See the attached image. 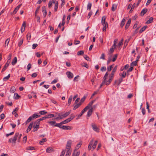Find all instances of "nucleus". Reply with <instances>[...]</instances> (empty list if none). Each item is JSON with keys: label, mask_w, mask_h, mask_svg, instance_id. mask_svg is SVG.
I'll list each match as a JSON object with an SVG mask.
<instances>
[{"label": "nucleus", "mask_w": 156, "mask_h": 156, "mask_svg": "<svg viewBox=\"0 0 156 156\" xmlns=\"http://www.w3.org/2000/svg\"><path fill=\"white\" fill-rule=\"evenodd\" d=\"M80 154V152H76L75 151L73 154L72 156H79Z\"/></svg>", "instance_id": "obj_33"}, {"label": "nucleus", "mask_w": 156, "mask_h": 156, "mask_svg": "<svg viewBox=\"0 0 156 156\" xmlns=\"http://www.w3.org/2000/svg\"><path fill=\"white\" fill-rule=\"evenodd\" d=\"M91 126L94 130L98 132H99V129L96 126L95 124L92 123L91 124Z\"/></svg>", "instance_id": "obj_5"}, {"label": "nucleus", "mask_w": 156, "mask_h": 156, "mask_svg": "<svg viewBox=\"0 0 156 156\" xmlns=\"http://www.w3.org/2000/svg\"><path fill=\"white\" fill-rule=\"evenodd\" d=\"M5 117V115L3 113L2 114L0 115V120H2V119L4 118Z\"/></svg>", "instance_id": "obj_63"}, {"label": "nucleus", "mask_w": 156, "mask_h": 156, "mask_svg": "<svg viewBox=\"0 0 156 156\" xmlns=\"http://www.w3.org/2000/svg\"><path fill=\"white\" fill-rule=\"evenodd\" d=\"M33 124H34V123H33V122H31L30 124L27 129V130L26 131L27 133H28L29 131H30L31 130V129L33 125Z\"/></svg>", "instance_id": "obj_7"}, {"label": "nucleus", "mask_w": 156, "mask_h": 156, "mask_svg": "<svg viewBox=\"0 0 156 156\" xmlns=\"http://www.w3.org/2000/svg\"><path fill=\"white\" fill-rule=\"evenodd\" d=\"M108 72H106L104 77V78H103L104 80L106 81V79H107V78L108 77Z\"/></svg>", "instance_id": "obj_50"}, {"label": "nucleus", "mask_w": 156, "mask_h": 156, "mask_svg": "<svg viewBox=\"0 0 156 156\" xmlns=\"http://www.w3.org/2000/svg\"><path fill=\"white\" fill-rule=\"evenodd\" d=\"M63 123H62V122L59 123H57L55 124V125H54V126L58 127L60 128H62V125Z\"/></svg>", "instance_id": "obj_20"}, {"label": "nucleus", "mask_w": 156, "mask_h": 156, "mask_svg": "<svg viewBox=\"0 0 156 156\" xmlns=\"http://www.w3.org/2000/svg\"><path fill=\"white\" fill-rule=\"evenodd\" d=\"M75 117V115L73 114H72L70 115V117L69 118V119L70 121L72 120Z\"/></svg>", "instance_id": "obj_53"}, {"label": "nucleus", "mask_w": 156, "mask_h": 156, "mask_svg": "<svg viewBox=\"0 0 156 156\" xmlns=\"http://www.w3.org/2000/svg\"><path fill=\"white\" fill-rule=\"evenodd\" d=\"M27 40H30L31 38V34L30 33H28L27 35Z\"/></svg>", "instance_id": "obj_47"}, {"label": "nucleus", "mask_w": 156, "mask_h": 156, "mask_svg": "<svg viewBox=\"0 0 156 156\" xmlns=\"http://www.w3.org/2000/svg\"><path fill=\"white\" fill-rule=\"evenodd\" d=\"M71 145V141L69 140L67 142L66 146V148L67 151H69L70 150Z\"/></svg>", "instance_id": "obj_6"}, {"label": "nucleus", "mask_w": 156, "mask_h": 156, "mask_svg": "<svg viewBox=\"0 0 156 156\" xmlns=\"http://www.w3.org/2000/svg\"><path fill=\"white\" fill-rule=\"evenodd\" d=\"M70 121L69 119V118H68L66 119V120L63 121L62 122V123L63 124H65L67 123H68Z\"/></svg>", "instance_id": "obj_39"}, {"label": "nucleus", "mask_w": 156, "mask_h": 156, "mask_svg": "<svg viewBox=\"0 0 156 156\" xmlns=\"http://www.w3.org/2000/svg\"><path fill=\"white\" fill-rule=\"evenodd\" d=\"M27 149L28 150H35V148L32 146L28 147L27 148Z\"/></svg>", "instance_id": "obj_40"}, {"label": "nucleus", "mask_w": 156, "mask_h": 156, "mask_svg": "<svg viewBox=\"0 0 156 156\" xmlns=\"http://www.w3.org/2000/svg\"><path fill=\"white\" fill-rule=\"evenodd\" d=\"M26 23L25 21H24L23 22L22 27H24L23 31H24L25 30V28L26 26Z\"/></svg>", "instance_id": "obj_45"}, {"label": "nucleus", "mask_w": 156, "mask_h": 156, "mask_svg": "<svg viewBox=\"0 0 156 156\" xmlns=\"http://www.w3.org/2000/svg\"><path fill=\"white\" fill-rule=\"evenodd\" d=\"M131 19H129L128 21L126 26L125 27V29L126 30L129 27V26L130 25L131 22Z\"/></svg>", "instance_id": "obj_9"}, {"label": "nucleus", "mask_w": 156, "mask_h": 156, "mask_svg": "<svg viewBox=\"0 0 156 156\" xmlns=\"http://www.w3.org/2000/svg\"><path fill=\"white\" fill-rule=\"evenodd\" d=\"M47 112H45L44 111H41L39 112V113L41 115H44L46 113H47Z\"/></svg>", "instance_id": "obj_52"}, {"label": "nucleus", "mask_w": 156, "mask_h": 156, "mask_svg": "<svg viewBox=\"0 0 156 156\" xmlns=\"http://www.w3.org/2000/svg\"><path fill=\"white\" fill-rule=\"evenodd\" d=\"M113 68L112 66H110L108 67L107 68V70L108 71H110L112 70V68Z\"/></svg>", "instance_id": "obj_62"}, {"label": "nucleus", "mask_w": 156, "mask_h": 156, "mask_svg": "<svg viewBox=\"0 0 156 156\" xmlns=\"http://www.w3.org/2000/svg\"><path fill=\"white\" fill-rule=\"evenodd\" d=\"M71 154V151H67V153L66 155V156H70Z\"/></svg>", "instance_id": "obj_60"}, {"label": "nucleus", "mask_w": 156, "mask_h": 156, "mask_svg": "<svg viewBox=\"0 0 156 156\" xmlns=\"http://www.w3.org/2000/svg\"><path fill=\"white\" fill-rule=\"evenodd\" d=\"M95 100H94L92 101H91L90 102L88 105L86 107H88V109H89L90 107H91L92 104L95 101Z\"/></svg>", "instance_id": "obj_15"}, {"label": "nucleus", "mask_w": 156, "mask_h": 156, "mask_svg": "<svg viewBox=\"0 0 156 156\" xmlns=\"http://www.w3.org/2000/svg\"><path fill=\"white\" fill-rule=\"evenodd\" d=\"M93 111V108H91L87 112V116L89 117L92 114Z\"/></svg>", "instance_id": "obj_17"}, {"label": "nucleus", "mask_w": 156, "mask_h": 156, "mask_svg": "<svg viewBox=\"0 0 156 156\" xmlns=\"http://www.w3.org/2000/svg\"><path fill=\"white\" fill-rule=\"evenodd\" d=\"M8 66H6V65L5 64V65L4 66L3 68L2 69L1 72H3L4 71L6 70V69L7 68V67H8Z\"/></svg>", "instance_id": "obj_46"}, {"label": "nucleus", "mask_w": 156, "mask_h": 156, "mask_svg": "<svg viewBox=\"0 0 156 156\" xmlns=\"http://www.w3.org/2000/svg\"><path fill=\"white\" fill-rule=\"evenodd\" d=\"M147 11V9H143L140 12V15L141 16H143L145 14Z\"/></svg>", "instance_id": "obj_10"}, {"label": "nucleus", "mask_w": 156, "mask_h": 156, "mask_svg": "<svg viewBox=\"0 0 156 156\" xmlns=\"http://www.w3.org/2000/svg\"><path fill=\"white\" fill-rule=\"evenodd\" d=\"M135 7V4L134 3L133 4L132 6H131V9L129 11V13H131L132 12L133 9H134V7Z\"/></svg>", "instance_id": "obj_41"}, {"label": "nucleus", "mask_w": 156, "mask_h": 156, "mask_svg": "<svg viewBox=\"0 0 156 156\" xmlns=\"http://www.w3.org/2000/svg\"><path fill=\"white\" fill-rule=\"evenodd\" d=\"M105 55L104 53H102L101 54V56L100 58L101 59H105Z\"/></svg>", "instance_id": "obj_59"}, {"label": "nucleus", "mask_w": 156, "mask_h": 156, "mask_svg": "<svg viewBox=\"0 0 156 156\" xmlns=\"http://www.w3.org/2000/svg\"><path fill=\"white\" fill-rule=\"evenodd\" d=\"M9 42V38L7 39L5 41V46L6 47L8 45V44Z\"/></svg>", "instance_id": "obj_38"}, {"label": "nucleus", "mask_w": 156, "mask_h": 156, "mask_svg": "<svg viewBox=\"0 0 156 156\" xmlns=\"http://www.w3.org/2000/svg\"><path fill=\"white\" fill-rule=\"evenodd\" d=\"M34 124L33 125L32 127L34 128V129L33 131L34 132L37 131L38 129L39 128L40 125L37 124H35L34 122H33Z\"/></svg>", "instance_id": "obj_1"}, {"label": "nucleus", "mask_w": 156, "mask_h": 156, "mask_svg": "<svg viewBox=\"0 0 156 156\" xmlns=\"http://www.w3.org/2000/svg\"><path fill=\"white\" fill-rule=\"evenodd\" d=\"M153 20V17H151L146 22L147 24H149L152 22Z\"/></svg>", "instance_id": "obj_23"}, {"label": "nucleus", "mask_w": 156, "mask_h": 156, "mask_svg": "<svg viewBox=\"0 0 156 156\" xmlns=\"http://www.w3.org/2000/svg\"><path fill=\"white\" fill-rule=\"evenodd\" d=\"M94 139H92L90 141L89 143V144L88 147V150H90L91 149V146L93 144V142L94 141Z\"/></svg>", "instance_id": "obj_12"}, {"label": "nucleus", "mask_w": 156, "mask_h": 156, "mask_svg": "<svg viewBox=\"0 0 156 156\" xmlns=\"http://www.w3.org/2000/svg\"><path fill=\"white\" fill-rule=\"evenodd\" d=\"M72 96H71L68 99V105H70V104L71 103V102L72 101Z\"/></svg>", "instance_id": "obj_30"}, {"label": "nucleus", "mask_w": 156, "mask_h": 156, "mask_svg": "<svg viewBox=\"0 0 156 156\" xmlns=\"http://www.w3.org/2000/svg\"><path fill=\"white\" fill-rule=\"evenodd\" d=\"M147 27V26H145L144 27H143L142 28H141V29L139 31V33H142L143 31L145 30Z\"/></svg>", "instance_id": "obj_25"}, {"label": "nucleus", "mask_w": 156, "mask_h": 156, "mask_svg": "<svg viewBox=\"0 0 156 156\" xmlns=\"http://www.w3.org/2000/svg\"><path fill=\"white\" fill-rule=\"evenodd\" d=\"M16 90V89L15 87H11V88L10 89V92L11 93H14L15 91Z\"/></svg>", "instance_id": "obj_32"}, {"label": "nucleus", "mask_w": 156, "mask_h": 156, "mask_svg": "<svg viewBox=\"0 0 156 156\" xmlns=\"http://www.w3.org/2000/svg\"><path fill=\"white\" fill-rule=\"evenodd\" d=\"M46 141L47 139L46 138H43L41 141H40L39 144L41 145H42L44 142H46Z\"/></svg>", "instance_id": "obj_34"}, {"label": "nucleus", "mask_w": 156, "mask_h": 156, "mask_svg": "<svg viewBox=\"0 0 156 156\" xmlns=\"http://www.w3.org/2000/svg\"><path fill=\"white\" fill-rule=\"evenodd\" d=\"M66 74L67 75L68 77L69 78H72L73 76V74L70 72L68 71L66 72Z\"/></svg>", "instance_id": "obj_8"}, {"label": "nucleus", "mask_w": 156, "mask_h": 156, "mask_svg": "<svg viewBox=\"0 0 156 156\" xmlns=\"http://www.w3.org/2000/svg\"><path fill=\"white\" fill-rule=\"evenodd\" d=\"M46 151L48 153L51 152L53 151V149L51 147H48L46 149Z\"/></svg>", "instance_id": "obj_27"}, {"label": "nucleus", "mask_w": 156, "mask_h": 156, "mask_svg": "<svg viewBox=\"0 0 156 156\" xmlns=\"http://www.w3.org/2000/svg\"><path fill=\"white\" fill-rule=\"evenodd\" d=\"M71 112V111H69L68 112H66L64 114H62V113H61L60 115L61 117L62 118V119L63 118H66L67 116L68 115H69V114Z\"/></svg>", "instance_id": "obj_3"}, {"label": "nucleus", "mask_w": 156, "mask_h": 156, "mask_svg": "<svg viewBox=\"0 0 156 156\" xmlns=\"http://www.w3.org/2000/svg\"><path fill=\"white\" fill-rule=\"evenodd\" d=\"M117 7V5L116 4H114L112 5V10L113 11H114Z\"/></svg>", "instance_id": "obj_22"}, {"label": "nucleus", "mask_w": 156, "mask_h": 156, "mask_svg": "<svg viewBox=\"0 0 156 156\" xmlns=\"http://www.w3.org/2000/svg\"><path fill=\"white\" fill-rule=\"evenodd\" d=\"M125 21L126 19L125 18H124L122 20L120 24V26L121 27H122L124 26L125 24Z\"/></svg>", "instance_id": "obj_18"}, {"label": "nucleus", "mask_w": 156, "mask_h": 156, "mask_svg": "<svg viewBox=\"0 0 156 156\" xmlns=\"http://www.w3.org/2000/svg\"><path fill=\"white\" fill-rule=\"evenodd\" d=\"M114 49L113 48H111L110 49V51H109L108 54L109 55H110L114 51Z\"/></svg>", "instance_id": "obj_37"}, {"label": "nucleus", "mask_w": 156, "mask_h": 156, "mask_svg": "<svg viewBox=\"0 0 156 156\" xmlns=\"http://www.w3.org/2000/svg\"><path fill=\"white\" fill-rule=\"evenodd\" d=\"M33 119H34L33 118H32V116H30L26 121V124H27L28 123L30 122Z\"/></svg>", "instance_id": "obj_28"}, {"label": "nucleus", "mask_w": 156, "mask_h": 156, "mask_svg": "<svg viewBox=\"0 0 156 156\" xmlns=\"http://www.w3.org/2000/svg\"><path fill=\"white\" fill-rule=\"evenodd\" d=\"M97 144H98V141L96 140L95 141L93 146H92V147H93V149H94L96 148V146Z\"/></svg>", "instance_id": "obj_43"}, {"label": "nucleus", "mask_w": 156, "mask_h": 156, "mask_svg": "<svg viewBox=\"0 0 156 156\" xmlns=\"http://www.w3.org/2000/svg\"><path fill=\"white\" fill-rule=\"evenodd\" d=\"M137 62L136 61H133L131 64V66H135L137 65Z\"/></svg>", "instance_id": "obj_42"}, {"label": "nucleus", "mask_w": 156, "mask_h": 156, "mask_svg": "<svg viewBox=\"0 0 156 156\" xmlns=\"http://www.w3.org/2000/svg\"><path fill=\"white\" fill-rule=\"evenodd\" d=\"M112 80L111 79H109L108 81H107L106 80V85H108L112 81Z\"/></svg>", "instance_id": "obj_48"}, {"label": "nucleus", "mask_w": 156, "mask_h": 156, "mask_svg": "<svg viewBox=\"0 0 156 156\" xmlns=\"http://www.w3.org/2000/svg\"><path fill=\"white\" fill-rule=\"evenodd\" d=\"M23 39H21L20 40V41L18 43V46L19 47H20L21 46L22 44H23Z\"/></svg>", "instance_id": "obj_54"}, {"label": "nucleus", "mask_w": 156, "mask_h": 156, "mask_svg": "<svg viewBox=\"0 0 156 156\" xmlns=\"http://www.w3.org/2000/svg\"><path fill=\"white\" fill-rule=\"evenodd\" d=\"M58 6V1H56L55 2V4L54 6V11L56 12L57 11Z\"/></svg>", "instance_id": "obj_16"}, {"label": "nucleus", "mask_w": 156, "mask_h": 156, "mask_svg": "<svg viewBox=\"0 0 156 156\" xmlns=\"http://www.w3.org/2000/svg\"><path fill=\"white\" fill-rule=\"evenodd\" d=\"M103 30L104 31H105L106 30V28L107 27H108V24L107 23H106V24H104L103 25Z\"/></svg>", "instance_id": "obj_21"}, {"label": "nucleus", "mask_w": 156, "mask_h": 156, "mask_svg": "<svg viewBox=\"0 0 156 156\" xmlns=\"http://www.w3.org/2000/svg\"><path fill=\"white\" fill-rule=\"evenodd\" d=\"M19 135V133H16L15 134V136L13 137V138L12 140V143H16V140L17 139V137H18Z\"/></svg>", "instance_id": "obj_4"}, {"label": "nucleus", "mask_w": 156, "mask_h": 156, "mask_svg": "<svg viewBox=\"0 0 156 156\" xmlns=\"http://www.w3.org/2000/svg\"><path fill=\"white\" fill-rule=\"evenodd\" d=\"M92 6V4L91 3L89 2L87 5V10H90Z\"/></svg>", "instance_id": "obj_29"}, {"label": "nucleus", "mask_w": 156, "mask_h": 156, "mask_svg": "<svg viewBox=\"0 0 156 156\" xmlns=\"http://www.w3.org/2000/svg\"><path fill=\"white\" fill-rule=\"evenodd\" d=\"M58 117H56L55 119L56 120L62 119V118L61 116L60 113L58 114Z\"/></svg>", "instance_id": "obj_55"}, {"label": "nucleus", "mask_w": 156, "mask_h": 156, "mask_svg": "<svg viewBox=\"0 0 156 156\" xmlns=\"http://www.w3.org/2000/svg\"><path fill=\"white\" fill-rule=\"evenodd\" d=\"M105 16H103L102 17V18L101 20V23L102 25H104V24H106L105 23Z\"/></svg>", "instance_id": "obj_26"}, {"label": "nucleus", "mask_w": 156, "mask_h": 156, "mask_svg": "<svg viewBox=\"0 0 156 156\" xmlns=\"http://www.w3.org/2000/svg\"><path fill=\"white\" fill-rule=\"evenodd\" d=\"M126 75V72L125 71H123L122 73V77L125 78Z\"/></svg>", "instance_id": "obj_64"}, {"label": "nucleus", "mask_w": 156, "mask_h": 156, "mask_svg": "<svg viewBox=\"0 0 156 156\" xmlns=\"http://www.w3.org/2000/svg\"><path fill=\"white\" fill-rule=\"evenodd\" d=\"M146 105H147V108L148 110V112L149 113H151L150 110L149 109V104L148 103V102H146Z\"/></svg>", "instance_id": "obj_51"}, {"label": "nucleus", "mask_w": 156, "mask_h": 156, "mask_svg": "<svg viewBox=\"0 0 156 156\" xmlns=\"http://www.w3.org/2000/svg\"><path fill=\"white\" fill-rule=\"evenodd\" d=\"M106 68L105 66L102 67H101V71H106Z\"/></svg>", "instance_id": "obj_61"}, {"label": "nucleus", "mask_w": 156, "mask_h": 156, "mask_svg": "<svg viewBox=\"0 0 156 156\" xmlns=\"http://www.w3.org/2000/svg\"><path fill=\"white\" fill-rule=\"evenodd\" d=\"M118 54H115L114 55V57L112 58V61L114 62H115L117 58Z\"/></svg>", "instance_id": "obj_49"}, {"label": "nucleus", "mask_w": 156, "mask_h": 156, "mask_svg": "<svg viewBox=\"0 0 156 156\" xmlns=\"http://www.w3.org/2000/svg\"><path fill=\"white\" fill-rule=\"evenodd\" d=\"M17 62V59L16 57H14L13 59L12 62V65H15Z\"/></svg>", "instance_id": "obj_13"}, {"label": "nucleus", "mask_w": 156, "mask_h": 156, "mask_svg": "<svg viewBox=\"0 0 156 156\" xmlns=\"http://www.w3.org/2000/svg\"><path fill=\"white\" fill-rule=\"evenodd\" d=\"M62 128L63 129L71 130L72 129V127L70 126H62Z\"/></svg>", "instance_id": "obj_11"}, {"label": "nucleus", "mask_w": 156, "mask_h": 156, "mask_svg": "<svg viewBox=\"0 0 156 156\" xmlns=\"http://www.w3.org/2000/svg\"><path fill=\"white\" fill-rule=\"evenodd\" d=\"M86 98L85 97H83L82 98L80 101L81 104L83 102V101H85Z\"/></svg>", "instance_id": "obj_58"}, {"label": "nucleus", "mask_w": 156, "mask_h": 156, "mask_svg": "<svg viewBox=\"0 0 156 156\" xmlns=\"http://www.w3.org/2000/svg\"><path fill=\"white\" fill-rule=\"evenodd\" d=\"M81 104H82L80 102H79L78 104L77 103L74 107L73 110H76V109L79 108L81 105Z\"/></svg>", "instance_id": "obj_14"}, {"label": "nucleus", "mask_w": 156, "mask_h": 156, "mask_svg": "<svg viewBox=\"0 0 156 156\" xmlns=\"http://www.w3.org/2000/svg\"><path fill=\"white\" fill-rule=\"evenodd\" d=\"M84 52L83 51H80L78 52L77 55H83L84 54Z\"/></svg>", "instance_id": "obj_35"}, {"label": "nucleus", "mask_w": 156, "mask_h": 156, "mask_svg": "<svg viewBox=\"0 0 156 156\" xmlns=\"http://www.w3.org/2000/svg\"><path fill=\"white\" fill-rule=\"evenodd\" d=\"M117 66H116L113 69L112 73H111V75H114L115 73L116 72V70L117 69Z\"/></svg>", "instance_id": "obj_19"}, {"label": "nucleus", "mask_w": 156, "mask_h": 156, "mask_svg": "<svg viewBox=\"0 0 156 156\" xmlns=\"http://www.w3.org/2000/svg\"><path fill=\"white\" fill-rule=\"evenodd\" d=\"M37 114L36 113H34L33 114V115L32 116V118L33 119L37 118Z\"/></svg>", "instance_id": "obj_57"}, {"label": "nucleus", "mask_w": 156, "mask_h": 156, "mask_svg": "<svg viewBox=\"0 0 156 156\" xmlns=\"http://www.w3.org/2000/svg\"><path fill=\"white\" fill-rule=\"evenodd\" d=\"M10 77V74H9L7 76H6L3 78V80L4 81H7L9 79Z\"/></svg>", "instance_id": "obj_31"}, {"label": "nucleus", "mask_w": 156, "mask_h": 156, "mask_svg": "<svg viewBox=\"0 0 156 156\" xmlns=\"http://www.w3.org/2000/svg\"><path fill=\"white\" fill-rule=\"evenodd\" d=\"M20 97V96L17 93H15L14 94V98L15 99H18Z\"/></svg>", "instance_id": "obj_24"}, {"label": "nucleus", "mask_w": 156, "mask_h": 156, "mask_svg": "<svg viewBox=\"0 0 156 156\" xmlns=\"http://www.w3.org/2000/svg\"><path fill=\"white\" fill-rule=\"evenodd\" d=\"M88 109V107H86L82 111L81 113L79 114L77 116L76 119H79L81 116H82L83 113L85 112H86L87 110Z\"/></svg>", "instance_id": "obj_2"}, {"label": "nucleus", "mask_w": 156, "mask_h": 156, "mask_svg": "<svg viewBox=\"0 0 156 156\" xmlns=\"http://www.w3.org/2000/svg\"><path fill=\"white\" fill-rule=\"evenodd\" d=\"M40 8V6H39L37 8L35 12V16H37V14L38 13V11L39 10Z\"/></svg>", "instance_id": "obj_36"}, {"label": "nucleus", "mask_w": 156, "mask_h": 156, "mask_svg": "<svg viewBox=\"0 0 156 156\" xmlns=\"http://www.w3.org/2000/svg\"><path fill=\"white\" fill-rule=\"evenodd\" d=\"M48 123L50 124L51 125L53 126V125L56 122L55 121H51L49 122Z\"/></svg>", "instance_id": "obj_56"}, {"label": "nucleus", "mask_w": 156, "mask_h": 156, "mask_svg": "<svg viewBox=\"0 0 156 156\" xmlns=\"http://www.w3.org/2000/svg\"><path fill=\"white\" fill-rule=\"evenodd\" d=\"M82 144V142H80L78 144H77V145L76 146V148L77 149H79L81 146Z\"/></svg>", "instance_id": "obj_44"}]
</instances>
